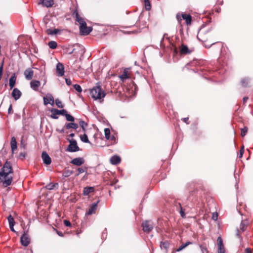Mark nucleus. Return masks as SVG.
<instances>
[{"label": "nucleus", "mask_w": 253, "mask_h": 253, "mask_svg": "<svg viewBox=\"0 0 253 253\" xmlns=\"http://www.w3.org/2000/svg\"><path fill=\"white\" fill-rule=\"evenodd\" d=\"M42 158L43 160V163L46 165H49L51 163V159L49 156L48 154L45 152L43 151L42 154Z\"/></svg>", "instance_id": "9b49d317"}, {"label": "nucleus", "mask_w": 253, "mask_h": 253, "mask_svg": "<svg viewBox=\"0 0 253 253\" xmlns=\"http://www.w3.org/2000/svg\"><path fill=\"white\" fill-rule=\"evenodd\" d=\"M30 241V239L29 238L28 234L24 232L21 237L20 241L21 244L25 247H27L29 244Z\"/></svg>", "instance_id": "1a4fd4ad"}, {"label": "nucleus", "mask_w": 253, "mask_h": 253, "mask_svg": "<svg viewBox=\"0 0 253 253\" xmlns=\"http://www.w3.org/2000/svg\"><path fill=\"white\" fill-rule=\"evenodd\" d=\"M192 244V242H186L184 244H182L178 249H176V251H174L172 252L171 253H175L176 252H180L183 249H184L185 248H186L187 246H188L189 245Z\"/></svg>", "instance_id": "cd10ccee"}, {"label": "nucleus", "mask_w": 253, "mask_h": 253, "mask_svg": "<svg viewBox=\"0 0 253 253\" xmlns=\"http://www.w3.org/2000/svg\"><path fill=\"white\" fill-rule=\"evenodd\" d=\"M44 104L45 105L50 104L51 105H53L54 103V98L50 94H48L46 97H43Z\"/></svg>", "instance_id": "9d476101"}, {"label": "nucleus", "mask_w": 253, "mask_h": 253, "mask_svg": "<svg viewBox=\"0 0 253 253\" xmlns=\"http://www.w3.org/2000/svg\"><path fill=\"white\" fill-rule=\"evenodd\" d=\"M143 230L145 232L149 233L152 230L154 227L153 222L151 221L146 220L142 223Z\"/></svg>", "instance_id": "39448f33"}, {"label": "nucleus", "mask_w": 253, "mask_h": 253, "mask_svg": "<svg viewBox=\"0 0 253 253\" xmlns=\"http://www.w3.org/2000/svg\"><path fill=\"white\" fill-rule=\"evenodd\" d=\"M55 104L58 108H63L64 105L62 104V102L58 99H56L55 101Z\"/></svg>", "instance_id": "4c0bfd02"}, {"label": "nucleus", "mask_w": 253, "mask_h": 253, "mask_svg": "<svg viewBox=\"0 0 253 253\" xmlns=\"http://www.w3.org/2000/svg\"><path fill=\"white\" fill-rule=\"evenodd\" d=\"M64 223L66 226L70 227L71 226V222L69 220H65L64 221Z\"/></svg>", "instance_id": "864d4df0"}, {"label": "nucleus", "mask_w": 253, "mask_h": 253, "mask_svg": "<svg viewBox=\"0 0 253 253\" xmlns=\"http://www.w3.org/2000/svg\"><path fill=\"white\" fill-rule=\"evenodd\" d=\"M26 142L24 140L23 137H22L20 141V146L22 147L23 148L25 149L26 148Z\"/></svg>", "instance_id": "c03bdc74"}, {"label": "nucleus", "mask_w": 253, "mask_h": 253, "mask_svg": "<svg viewBox=\"0 0 253 253\" xmlns=\"http://www.w3.org/2000/svg\"><path fill=\"white\" fill-rule=\"evenodd\" d=\"M57 111H58V110L57 109H51L50 110V112L51 113L50 115V117L54 119H57L58 118V115H59V113H58Z\"/></svg>", "instance_id": "bb28decb"}, {"label": "nucleus", "mask_w": 253, "mask_h": 253, "mask_svg": "<svg viewBox=\"0 0 253 253\" xmlns=\"http://www.w3.org/2000/svg\"><path fill=\"white\" fill-rule=\"evenodd\" d=\"M81 140L85 143H90V141H89L87 136L86 134H84V135L80 136Z\"/></svg>", "instance_id": "72a5a7b5"}, {"label": "nucleus", "mask_w": 253, "mask_h": 253, "mask_svg": "<svg viewBox=\"0 0 253 253\" xmlns=\"http://www.w3.org/2000/svg\"><path fill=\"white\" fill-rule=\"evenodd\" d=\"M98 203V201L96 203H94L92 204L91 205L90 208L89 209L88 211L86 212V214L87 215H91V214L95 213V212L97 209Z\"/></svg>", "instance_id": "a211bd4d"}, {"label": "nucleus", "mask_w": 253, "mask_h": 253, "mask_svg": "<svg viewBox=\"0 0 253 253\" xmlns=\"http://www.w3.org/2000/svg\"><path fill=\"white\" fill-rule=\"evenodd\" d=\"M14 224H11V225H9L10 230L13 232H15V230L14 229Z\"/></svg>", "instance_id": "e2e57ef3"}, {"label": "nucleus", "mask_w": 253, "mask_h": 253, "mask_svg": "<svg viewBox=\"0 0 253 253\" xmlns=\"http://www.w3.org/2000/svg\"><path fill=\"white\" fill-rule=\"evenodd\" d=\"M10 146L11 148V150L12 154L14 153V151L17 149V142L15 137L13 136L11 138V142H10Z\"/></svg>", "instance_id": "5701e85b"}, {"label": "nucleus", "mask_w": 253, "mask_h": 253, "mask_svg": "<svg viewBox=\"0 0 253 253\" xmlns=\"http://www.w3.org/2000/svg\"><path fill=\"white\" fill-rule=\"evenodd\" d=\"M16 80V77L15 74H13L9 79V86L12 89L15 85Z\"/></svg>", "instance_id": "a878e982"}, {"label": "nucleus", "mask_w": 253, "mask_h": 253, "mask_svg": "<svg viewBox=\"0 0 253 253\" xmlns=\"http://www.w3.org/2000/svg\"><path fill=\"white\" fill-rule=\"evenodd\" d=\"M74 136H75V134L73 133H72L70 134V136L71 137H73Z\"/></svg>", "instance_id": "774afa93"}, {"label": "nucleus", "mask_w": 253, "mask_h": 253, "mask_svg": "<svg viewBox=\"0 0 253 253\" xmlns=\"http://www.w3.org/2000/svg\"><path fill=\"white\" fill-rule=\"evenodd\" d=\"M181 15L180 16L179 14H177L176 15V19L179 23H180L181 21Z\"/></svg>", "instance_id": "5fc2aeb1"}, {"label": "nucleus", "mask_w": 253, "mask_h": 253, "mask_svg": "<svg viewBox=\"0 0 253 253\" xmlns=\"http://www.w3.org/2000/svg\"><path fill=\"white\" fill-rule=\"evenodd\" d=\"M24 74L27 80H30L33 78L34 72L31 69L28 68L24 71Z\"/></svg>", "instance_id": "dca6fc26"}, {"label": "nucleus", "mask_w": 253, "mask_h": 253, "mask_svg": "<svg viewBox=\"0 0 253 253\" xmlns=\"http://www.w3.org/2000/svg\"><path fill=\"white\" fill-rule=\"evenodd\" d=\"M236 235L238 238H241L240 230L238 229H237V232Z\"/></svg>", "instance_id": "338daca9"}, {"label": "nucleus", "mask_w": 253, "mask_h": 253, "mask_svg": "<svg viewBox=\"0 0 253 253\" xmlns=\"http://www.w3.org/2000/svg\"><path fill=\"white\" fill-rule=\"evenodd\" d=\"M73 173V171L70 170H65L62 174V176L64 177H68L72 175Z\"/></svg>", "instance_id": "f704fd0d"}, {"label": "nucleus", "mask_w": 253, "mask_h": 253, "mask_svg": "<svg viewBox=\"0 0 253 253\" xmlns=\"http://www.w3.org/2000/svg\"><path fill=\"white\" fill-rule=\"evenodd\" d=\"M70 163L76 166H80L84 163V160L83 158L78 157L73 159Z\"/></svg>", "instance_id": "ddd939ff"}, {"label": "nucleus", "mask_w": 253, "mask_h": 253, "mask_svg": "<svg viewBox=\"0 0 253 253\" xmlns=\"http://www.w3.org/2000/svg\"><path fill=\"white\" fill-rule=\"evenodd\" d=\"M86 169V168H79L78 169V173H77L76 174V176H78L81 173H84L85 171V169Z\"/></svg>", "instance_id": "a18cd8bd"}, {"label": "nucleus", "mask_w": 253, "mask_h": 253, "mask_svg": "<svg viewBox=\"0 0 253 253\" xmlns=\"http://www.w3.org/2000/svg\"><path fill=\"white\" fill-rule=\"evenodd\" d=\"M39 3L42 4L44 6L50 7L54 4L53 0H40Z\"/></svg>", "instance_id": "f3484780"}, {"label": "nucleus", "mask_w": 253, "mask_h": 253, "mask_svg": "<svg viewBox=\"0 0 253 253\" xmlns=\"http://www.w3.org/2000/svg\"><path fill=\"white\" fill-rule=\"evenodd\" d=\"M249 82L250 80L247 78H244L241 80V84L244 87L248 86Z\"/></svg>", "instance_id": "2f4dec72"}, {"label": "nucleus", "mask_w": 253, "mask_h": 253, "mask_svg": "<svg viewBox=\"0 0 253 253\" xmlns=\"http://www.w3.org/2000/svg\"><path fill=\"white\" fill-rule=\"evenodd\" d=\"M145 8L146 10H149L151 9V4L149 0H144Z\"/></svg>", "instance_id": "58836bf2"}, {"label": "nucleus", "mask_w": 253, "mask_h": 253, "mask_svg": "<svg viewBox=\"0 0 253 253\" xmlns=\"http://www.w3.org/2000/svg\"><path fill=\"white\" fill-rule=\"evenodd\" d=\"M12 96L15 100H17L21 96V92L18 88H15L12 92Z\"/></svg>", "instance_id": "6ab92c4d"}, {"label": "nucleus", "mask_w": 253, "mask_h": 253, "mask_svg": "<svg viewBox=\"0 0 253 253\" xmlns=\"http://www.w3.org/2000/svg\"><path fill=\"white\" fill-rule=\"evenodd\" d=\"M160 247L162 249H164L167 250L169 247V243L168 241L161 242Z\"/></svg>", "instance_id": "7c9ffc66"}, {"label": "nucleus", "mask_w": 253, "mask_h": 253, "mask_svg": "<svg viewBox=\"0 0 253 253\" xmlns=\"http://www.w3.org/2000/svg\"><path fill=\"white\" fill-rule=\"evenodd\" d=\"M59 31V30L57 29H54L53 30L48 29L46 30V33L48 35H53L57 34Z\"/></svg>", "instance_id": "c756f323"}, {"label": "nucleus", "mask_w": 253, "mask_h": 253, "mask_svg": "<svg viewBox=\"0 0 253 253\" xmlns=\"http://www.w3.org/2000/svg\"><path fill=\"white\" fill-rule=\"evenodd\" d=\"M92 30L91 27H87L86 23L84 26H80V32L82 35H88Z\"/></svg>", "instance_id": "0eeeda50"}, {"label": "nucleus", "mask_w": 253, "mask_h": 253, "mask_svg": "<svg viewBox=\"0 0 253 253\" xmlns=\"http://www.w3.org/2000/svg\"><path fill=\"white\" fill-rule=\"evenodd\" d=\"M55 186V184H49L46 186V189L48 190H52L54 189V187Z\"/></svg>", "instance_id": "8fccbe9b"}, {"label": "nucleus", "mask_w": 253, "mask_h": 253, "mask_svg": "<svg viewBox=\"0 0 253 253\" xmlns=\"http://www.w3.org/2000/svg\"><path fill=\"white\" fill-rule=\"evenodd\" d=\"M56 233L60 237H63L64 236L63 233L62 232L56 230Z\"/></svg>", "instance_id": "680f3d73"}, {"label": "nucleus", "mask_w": 253, "mask_h": 253, "mask_svg": "<svg viewBox=\"0 0 253 253\" xmlns=\"http://www.w3.org/2000/svg\"><path fill=\"white\" fill-rule=\"evenodd\" d=\"M245 253H252V250L250 248H247L245 251Z\"/></svg>", "instance_id": "052dcab7"}, {"label": "nucleus", "mask_w": 253, "mask_h": 253, "mask_svg": "<svg viewBox=\"0 0 253 253\" xmlns=\"http://www.w3.org/2000/svg\"><path fill=\"white\" fill-rule=\"evenodd\" d=\"M180 207V214L182 217L185 218V214L184 211V209H183V208L181 207V205L180 203L178 204Z\"/></svg>", "instance_id": "a19ab883"}, {"label": "nucleus", "mask_w": 253, "mask_h": 253, "mask_svg": "<svg viewBox=\"0 0 253 253\" xmlns=\"http://www.w3.org/2000/svg\"><path fill=\"white\" fill-rule=\"evenodd\" d=\"M249 224V221L247 219L243 220L240 224V230L242 232H244L247 228Z\"/></svg>", "instance_id": "393cba45"}, {"label": "nucleus", "mask_w": 253, "mask_h": 253, "mask_svg": "<svg viewBox=\"0 0 253 253\" xmlns=\"http://www.w3.org/2000/svg\"><path fill=\"white\" fill-rule=\"evenodd\" d=\"M73 16L76 18V21L79 23L80 26H83L85 25V21L83 18L80 16L77 9L73 12Z\"/></svg>", "instance_id": "423d86ee"}, {"label": "nucleus", "mask_w": 253, "mask_h": 253, "mask_svg": "<svg viewBox=\"0 0 253 253\" xmlns=\"http://www.w3.org/2000/svg\"><path fill=\"white\" fill-rule=\"evenodd\" d=\"M188 119H189V118L188 117L184 118L182 119L183 122H185L187 124H189V123L188 122Z\"/></svg>", "instance_id": "bf43d9fd"}, {"label": "nucleus", "mask_w": 253, "mask_h": 253, "mask_svg": "<svg viewBox=\"0 0 253 253\" xmlns=\"http://www.w3.org/2000/svg\"><path fill=\"white\" fill-rule=\"evenodd\" d=\"M104 133H105V138L109 140L110 139V130L108 128H105L104 129Z\"/></svg>", "instance_id": "c9c22d12"}, {"label": "nucleus", "mask_w": 253, "mask_h": 253, "mask_svg": "<svg viewBox=\"0 0 253 253\" xmlns=\"http://www.w3.org/2000/svg\"><path fill=\"white\" fill-rule=\"evenodd\" d=\"M90 94L94 100H98L100 102L103 101V98L106 95L105 92L100 86H94L90 89Z\"/></svg>", "instance_id": "f03ea898"}, {"label": "nucleus", "mask_w": 253, "mask_h": 253, "mask_svg": "<svg viewBox=\"0 0 253 253\" xmlns=\"http://www.w3.org/2000/svg\"><path fill=\"white\" fill-rule=\"evenodd\" d=\"M180 52L181 54H187L191 53V51L188 46L183 44L180 47Z\"/></svg>", "instance_id": "412c9836"}, {"label": "nucleus", "mask_w": 253, "mask_h": 253, "mask_svg": "<svg viewBox=\"0 0 253 253\" xmlns=\"http://www.w3.org/2000/svg\"><path fill=\"white\" fill-rule=\"evenodd\" d=\"M121 159L119 156L115 155L111 157L110 163L113 165H118L121 162Z\"/></svg>", "instance_id": "aec40b11"}, {"label": "nucleus", "mask_w": 253, "mask_h": 253, "mask_svg": "<svg viewBox=\"0 0 253 253\" xmlns=\"http://www.w3.org/2000/svg\"><path fill=\"white\" fill-rule=\"evenodd\" d=\"M181 17L182 18L185 20L186 23L187 25L191 24L192 21V17L190 14L183 13L181 14Z\"/></svg>", "instance_id": "b1692460"}, {"label": "nucleus", "mask_w": 253, "mask_h": 253, "mask_svg": "<svg viewBox=\"0 0 253 253\" xmlns=\"http://www.w3.org/2000/svg\"><path fill=\"white\" fill-rule=\"evenodd\" d=\"M12 105L10 104L9 106L8 109V114H11L12 113Z\"/></svg>", "instance_id": "6e6d98bb"}, {"label": "nucleus", "mask_w": 253, "mask_h": 253, "mask_svg": "<svg viewBox=\"0 0 253 253\" xmlns=\"http://www.w3.org/2000/svg\"><path fill=\"white\" fill-rule=\"evenodd\" d=\"M217 241L218 246V253H225V250L221 238L220 237H218Z\"/></svg>", "instance_id": "f8f14e48"}, {"label": "nucleus", "mask_w": 253, "mask_h": 253, "mask_svg": "<svg viewBox=\"0 0 253 253\" xmlns=\"http://www.w3.org/2000/svg\"><path fill=\"white\" fill-rule=\"evenodd\" d=\"M216 42H212L211 44H207L204 43V46L207 48H210L212 45L215 44Z\"/></svg>", "instance_id": "4d7b16f0"}, {"label": "nucleus", "mask_w": 253, "mask_h": 253, "mask_svg": "<svg viewBox=\"0 0 253 253\" xmlns=\"http://www.w3.org/2000/svg\"><path fill=\"white\" fill-rule=\"evenodd\" d=\"M57 73L59 76H63L64 75V67L61 63H58L56 68Z\"/></svg>", "instance_id": "4468645a"}, {"label": "nucleus", "mask_w": 253, "mask_h": 253, "mask_svg": "<svg viewBox=\"0 0 253 253\" xmlns=\"http://www.w3.org/2000/svg\"><path fill=\"white\" fill-rule=\"evenodd\" d=\"M244 153V146H242L240 150L239 158H242L243 157Z\"/></svg>", "instance_id": "603ef678"}, {"label": "nucleus", "mask_w": 253, "mask_h": 253, "mask_svg": "<svg viewBox=\"0 0 253 253\" xmlns=\"http://www.w3.org/2000/svg\"><path fill=\"white\" fill-rule=\"evenodd\" d=\"M57 112L59 113V115H61L65 116H66V114H67V111L65 109H62L61 110H58Z\"/></svg>", "instance_id": "09e8293b"}, {"label": "nucleus", "mask_w": 253, "mask_h": 253, "mask_svg": "<svg viewBox=\"0 0 253 253\" xmlns=\"http://www.w3.org/2000/svg\"><path fill=\"white\" fill-rule=\"evenodd\" d=\"M130 68H126L124 70L122 75L119 76L122 82H124L127 79L130 78Z\"/></svg>", "instance_id": "6e6552de"}, {"label": "nucleus", "mask_w": 253, "mask_h": 253, "mask_svg": "<svg viewBox=\"0 0 253 253\" xmlns=\"http://www.w3.org/2000/svg\"><path fill=\"white\" fill-rule=\"evenodd\" d=\"M49 47L52 49H55L57 46V44L55 41H50L48 42Z\"/></svg>", "instance_id": "473e14b6"}, {"label": "nucleus", "mask_w": 253, "mask_h": 253, "mask_svg": "<svg viewBox=\"0 0 253 253\" xmlns=\"http://www.w3.org/2000/svg\"><path fill=\"white\" fill-rule=\"evenodd\" d=\"M217 218V214L216 213L215 215H214V214H213V216H212V219H214V220H216Z\"/></svg>", "instance_id": "69168bd1"}, {"label": "nucleus", "mask_w": 253, "mask_h": 253, "mask_svg": "<svg viewBox=\"0 0 253 253\" xmlns=\"http://www.w3.org/2000/svg\"><path fill=\"white\" fill-rule=\"evenodd\" d=\"M79 127V126L77 124L73 123V122H71V123H66L65 125V127L67 129H69L70 128H73L74 129H77Z\"/></svg>", "instance_id": "4be33fe9"}, {"label": "nucleus", "mask_w": 253, "mask_h": 253, "mask_svg": "<svg viewBox=\"0 0 253 253\" xmlns=\"http://www.w3.org/2000/svg\"><path fill=\"white\" fill-rule=\"evenodd\" d=\"M132 88L133 87V89L132 88V93H135L136 90H137V86L136 85L133 83L132 84Z\"/></svg>", "instance_id": "3c124183"}, {"label": "nucleus", "mask_w": 253, "mask_h": 253, "mask_svg": "<svg viewBox=\"0 0 253 253\" xmlns=\"http://www.w3.org/2000/svg\"><path fill=\"white\" fill-rule=\"evenodd\" d=\"M200 248L202 253H208V251L206 247L200 245Z\"/></svg>", "instance_id": "de8ad7c7"}, {"label": "nucleus", "mask_w": 253, "mask_h": 253, "mask_svg": "<svg viewBox=\"0 0 253 253\" xmlns=\"http://www.w3.org/2000/svg\"><path fill=\"white\" fill-rule=\"evenodd\" d=\"M70 144L69 145L67 150L71 152H75L80 150V148L77 145L76 140L72 139L69 140Z\"/></svg>", "instance_id": "20e7f679"}, {"label": "nucleus", "mask_w": 253, "mask_h": 253, "mask_svg": "<svg viewBox=\"0 0 253 253\" xmlns=\"http://www.w3.org/2000/svg\"><path fill=\"white\" fill-rule=\"evenodd\" d=\"M79 125L82 128L84 132L85 131V127L87 126V124L84 121H81L80 122Z\"/></svg>", "instance_id": "e433bc0d"}, {"label": "nucleus", "mask_w": 253, "mask_h": 253, "mask_svg": "<svg viewBox=\"0 0 253 253\" xmlns=\"http://www.w3.org/2000/svg\"><path fill=\"white\" fill-rule=\"evenodd\" d=\"M248 97H244L243 99V102L244 103H245L248 100Z\"/></svg>", "instance_id": "0e129e2a"}, {"label": "nucleus", "mask_w": 253, "mask_h": 253, "mask_svg": "<svg viewBox=\"0 0 253 253\" xmlns=\"http://www.w3.org/2000/svg\"><path fill=\"white\" fill-rule=\"evenodd\" d=\"M66 83L67 85H70L71 84L72 82L70 79H66Z\"/></svg>", "instance_id": "13d9d810"}, {"label": "nucleus", "mask_w": 253, "mask_h": 253, "mask_svg": "<svg viewBox=\"0 0 253 253\" xmlns=\"http://www.w3.org/2000/svg\"><path fill=\"white\" fill-rule=\"evenodd\" d=\"M74 87L79 92H81L82 91V88L81 86L78 84H74Z\"/></svg>", "instance_id": "79ce46f5"}, {"label": "nucleus", "mask_w": 253, "mask_h": 253, "mask_svg": "<svg viewBox=\"0 0 253 253\" xmlns=\"http://www.w3.org/2000/svg\"><path fill=\"white\" fill-rule=\"evenodd\" d=\"M12 173L13 170L11 165L6 161L0 171V183L2 182L4 187H6L11 184L12 176L9 174Z\"/></svg>", "instance_id": "f257e3e1"}, {"label": "nucleus", "mask_w": 253, "mask_h": 253, "mask_svg": "<svg viewBox=\"0 0 253 253\" xmlns=\"http://www.w3.org/2000/svg\"><path fill=\"white\" fill-rule=\"evenodd\" d=\"M211 36L212 34L210 29H206L204 27H202L198 33L197 38L202 42H205Z\"/></svg>", "instance_id": "7ed1b4c3"}, {"label": "nucleus", "mask_w": 253, "mask_h": 253, "mask_svg": "<svg viewBox=\"0 0 253 253\" xmlns=\"http://www.w3.org/2000/svg\"><path fill=\"white\" fill-rule=\"evenodd\" d=\"M7 219L8 221L9 225H11V224H14V219L11 215L8 216Z\"/></svg>", "instance_id": "49530a36"}, {"label": "nucleus", "mask_w": 253, "mask_h": 253, "mask_svg": "<svg viewBox=\"0 0 253 253\" xmlns=\"http://www.w3.org/2000/svg\"><path fill=\"white\" fill-rule=\"evenodd\" d=\"M40 85L41 83L39 81L33 80L30 82V87L33 90L35 91L38 90V88Z\"/></svg>", "instance_id": "2eb2a0df"}, {"label": "nucleus", "mask_w": 253, "mask_h": 253, "mask_svg": "<svg viewBox=\"0 0 253 253\" xmlns=\"http://www.w3.org/2000/svg\"><path fill=\"white\" fill-rule=\"evenodd\" d=\"M94 191V187H84L83 191L84 195H88L90 193L93 192Z\"/></svg>", "instance_id": "c85d7f7f"}, {"label": "nucleus", "mask_w": 253, "mask_h": 253, "mask_svg": "<svg viewBox=\"0 0 253 253\" xmlns=\"http://www.w3.org/2000/svg\"><path fill=\"white\" fill-rule=\"evenodd\" d=\"M65 117H66V119L68 121L74 122L75 121L74 117H73L72 116H71L70 114H69L68 113L66 114Z\"/></svg>", "instance_id": "ea45409f"}, {"label": "nucleus", "mask_w": 253, "mask_h": 253, "mask_svg": "<svg viewBox=\"0 0 253 253\" xmlns=\"http://www.w3.org/2000/svg\"><path fill=\"white\" fill-rule=\"evenodd\" d=\"M248 127L247 126H245L244 128L241 129V135L242 136H244L246 135L247 131H248Z\"/></svg>", "instance_id": "37998d69"}]
</instances>
